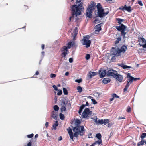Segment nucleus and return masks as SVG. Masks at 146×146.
I'll list each match as a JSON object with an SVG mask.
<instances>
[{
  "label": "nucleus",
  "instance_id": "f257e3e1",
  "mask_svg": "<svg viewBox=\"0 0 146 146\" xmlns=\"http://www.w3.org/2000/svg\"><path fill=\"white\" fill-rule=\"evenodd\" d=\"M81 123V121L78 119H77L75 121V124L76 126L73 129V132H75L74 134V137H77L79 135L82 136L84 134V127L83 126H79Z\"/></svg>",
  "mask_w": 146,
  "mask_h": 146
},
{
  "label": "nucleus",
  "instance_id": "f03ea898",
  "mask_svg": "<svg viewBox=\"0 0 146 146\" xmlns=\"http://www.w3.org/2000/svg\"><path fill=\"white\" fill-rule=\"evenodd\" d=\"M82 3H80L78 5H73L72 6V16L69 18V20L71 21V19L74 17V16L76 17L78 15L81 14V11L83 9L82 5Z\"/></svg>",
  "mask_w": 146,
  "mask_h": 146
},
{
  "label": "nucleus",
  "instance_id": "7ed1b4c3",
  "mask_svg": "<svg viewBox=\"0 0 146 146\" xmlns=\"http://www.w3.org/2000/svg\"><path fill=\"white\" fill-rule=\"evenodd\" d=\"M111 76L118 80L119 82H121L123 79V76L119 74L117 72L113 69L109 70L107 73V76Z\"/></svg>",
  "mask_w": 146,
  "mask_h": 146
},
{
  "label": "nucleus",
  "instance_id": "20e7f679",
  "mask_svg": "<svg viewBox=\"0 0 146 146\" xmlns=\"http://www.w3.org/2000/svg\"><path fill=\"white\" fill-rule=\"evenodd\" d=\"M115 28L119 31L121 32V36H122L123 38H125V35L128 31L127 27L123 24H121L120 26H116Z\"/></svg>",
  "mask_w": 146,
  "mask_h": 146
},
{
  "label": "nucleus",
  "instance_id": "39448f33",
  "mask_svg": "<svg viewBox=\"0 0 146 146\" xmlns=\"http://www.w3.org/2000/svg\"><path fill=\"white\" fill-rule=\"evenodd\" d=\"M96 3H93L91 4L89 7L86 10V15L88 17L90 18L92 17V10H94L95 7Z\"/></svg>",
  "mask_w": 146,
  "mask_h": 146
},
{
  "label": "nucleus",
  "instance_id": "423d86ee",
  "mask_svg": "<svg viewBox=\"0 0 146 146\" xmlns=\"http://www.w3.org/2000/svg\"><path fill=\"white\" fill-rule=\"evenodd\" d=\"M97 15L100 18L103 17L109 13V10L108 9H101L97 10Z\"/></svg>",
  "mask_w": 146,
  "mask_h": 146
},
{
  "label": "nucleus",
  "instance_id": "0eeeda50",
  "mask_svg": "<svg viewBox=\"0 0 146 146\" xmlns=\"http://www.w3.org/2000/svg\"><path fill=\"white\" fill-rule=\"evenodd\" d=\"M90 36L88 35H86L84 37L82 40V44L83 45H85L86 48H88L90 46L91 44V41L89 39Z\"/></svg>",
  "mask_w": 146,
  "mask_h": 146
},
{
  "label": "nucleus",
  "instance_id": "6e6552de",
  "mask_svg": "<svg viewBox=\"0 0 146 146\" xmlns=\"http://www.w3.org/2000/svg\"><path fill=\"white\" fill-rule=\"evenodd\" d=\"M127 78H128L127 81L126 85L124 89V92H125L127 91V89L129 86L130 83H131L133 82V77L131 76V74L129 73H128L127 74Z\"/></svg>",
  "mask_w": 146,
  "mask_h": 146
},
{
  "label": "nucleus",
  "instance_id": "1a4fd4ad",
  "mask_svg": "<svg viewBox=\"0 0 146 146\" xmlns=\"http://www.w3.org/2000/svg\"><path fill=\"white\" fill-rule=\"evenodd\" d=\"M92 113V112L90 111L88 108H86L82 113V118H85L87 117H89Z\"/></svg>",
  "mask_w": 146,
  "mask_h": 146
},
{
  "label": "nucleus",
  "instance_id": "9d476101",
  "mask_svg": "<svg viewBox=\"0 0 146 146\" xmlns=\"http://www.w3.org/2000/svg\"><path fill=\"white\" fill-rule=\"evenodd\" d=\"M141 36L138 37V39L139 40V44L143 47L146 48V41L145 39L142 37Z\"/></svg>",
  "mask_w": 146,
  "mask_h": 146
},
{
  "label": "nucleus",
  "instance_id": "9b49d317",
  "mask_svg": "<svg viewBox=\"0 0 146 146\" xmlns=\"http://www.w3.org/2000/svg\"><path fill=\"white\" fill-rule=\"evenodd\" d=\"M112 49L111 50V54L112 55H114L116 56H121V54H120L118 48H115L114 47H112Z\"/></svg>",
  "mask_w": 146,
  "mask_h": 146
},
{
  "label": "nucleus",
  "instance_id": "f8f14e48",
  "mask_svg": "<svg viewBox=\"0 0 146 146\" xmlns=\"http://www.w3.org/2000/svg\"><path fill=\"white\" fill-rule=\"evenodd\" d=\"M95 33L98 34L99 32L101 30V24L97 25L95 27Z\"/></svg>",
  "mask_w": 146,
  "mask_h": 146
},
{
  "label": "nucleus",
  "instance_id": "ddd939ff",
  "mask_svg": "<svg viewBox=\"0 0 146 146\" xmlns=\"http://www.w3.org/2000/svg\"><path fill=\"white\" fill-rule=\"evenodd\" d=\"M58 112L55 111H53L51 115V117L55 120H57L58 117Z\"/></svg>",
  "mask_w": 146,
  "mask_h": 146
},
{
  "label": "nucleus",
  "instance_id": "4468645a",
  "mask_svg": "<svg viewBox=\"0 0 146 146\" xmlns=\"http://www.w3.org/2000/svg\"><path fill=\"white\" fill-rule=\"evenodd\" d=\"M127 48V47L126 46L123 45L120 49H119L120 54H121V53H124L126 52Z\"/></svg>",
  "mask_w": 146,
  "mask_h": 146
},
{
  "label": "nucleus",
  "instance_id": "2eb2a0df",
  "mask_svg": "<svg viewBox=\"0 0 146 146\" xmlns=\"http://www.w3.org/2000/svg\"><path fill=\"white\" fill-rule=\"evenodd\" d=\"M106 70H102L101 72L100 71H99V73L100 74V78L104 77L106 75L107 76V73L108 71L107 72H106Z\"/></svg>",
  "mask_w": 146,
  "mask_h": 146
},
{
  "label": "nucleus",
  "instance_id": "dca6fc26",
  "mask_svg": "<svg viewBox=\"0 0 146 146\" xmlns=\"http://www.w3.org/2000/svg\"><path fill=\"white\" fill-rule=\"evenodd\" d=\"M97 74V72H90L88 75V76L89 78H91L92 76L96 75Z\"/></svg>",
  "mask_w": 146,
  "mask_h": 146
},
{
  "label": "nucleus",
  "instance_id": "f3484780",
  "mask_svg": "<svg viewBox=\"0 0 146 146\" xmlns=\"http://www.w3.org/2000/svg\"><path fill=\"white\" fill-rule=\"evenodd\" d=\"M118 65L122 67L124 69H126L127 68H131V66H127L126 65H125L123 63L119 64H118Z\"/></svg>",
  "mask_w": 146,
  "mask_h": 146
},
{
  "label": "nucleus",
  "instance_id": "a211bd4d",
  "mask_svg": "<svg viewBox=\"0 0 146 146\" xmlns=\"http://www.w3.org/2000/svg\"><path fill=\"white\" fill-rule=\"evenodd\" d=\"M77 27H76L74 29L73 33L72 34L73 36V40L74 39L75 37L77 35Z\"/></svg>",
  "mask_w": 146,
  "mask_h": 146
},
{
  "label": "nucleus",
  "instance_id": "6ab92c4d",
  "mask_svg": "<svg viewBox=\"0 0 146 146\" xmlns=\"http://www.w3.org/2000/svg\"><path fill=\"white\" fill-rule=\"evenodd\" d=\"M110 79L108 78H104L102 81V82L104 84H107L110 82Z\"/></svg>",
  "mask_w": 146,
  "mask_h": 146
},
{
  "label": "nucleus",
  "instance_id": "aec40b11",
  "mask_svg": "<svg viewBox=\"0 0 146 146\" xmlns=\"http://www.w3.org/2000/svg\"><path fill=\"white\" fill-rule=\"evenodd\" d=\"M61 106H66V103L65 102L66 99L64 98L60 100Z\"/></svg>",
  "mask_w": 146,
  "mask_h": 146
},
{
  "label": "nucleus",
  "instance_id": "412c9836",
  "mask_svg": "<svg viewBox=\"0 0 146 146\" xmlns=\"http://www.w3.org/2000/svg\"><path fill=\"white\" fill-rule=\"evenodd\" d=\"M74 44V42L73 41H71L68 44L67 47L69 48H70L72 47Z\"/></svg>",
  "mask_w": 146,
  "mask_h": 146
},
{
  "label": "nucleus",
  "instance_id": "4be33fe9",
  "mask_svg": "<svg viewBox=\"0 0 146 146\" xmlns=\"http://www.w3.org/2000/svg\"><path fill=\"white\" fill-rule=\"evenodd\" d=\"M85 105L84 104H82L80 107V109L78 111L79 114L81 115V114L83 109L84 108Z\"/></svg>",
  "mask_w": 146,
  "mask_h": 146
},
{
  "label": "nucleus",
  "instance_id": "5701e85b",
  "mask_svg": "<svg viewBox=\"0 0 146 146\" xmlns=\"http://www.w3.org/2000/svg\"><path fill=\"white\" fill-rule=\"evenodd\" d=\"M96 137L99 140L98 141H101V142L102 143V141L101 140V135L100 133H97L96 135Z\"/></svg>",
  "mask_w": 146,
  "mask_h": 146
},
{
  "label": "nucleus",
  "instance_id": "b1692460",
  "mask_svg": "<svg viewBox=\"0 0 146 146\" xmlns=\"http://www.w3.org/2000/svg\"><path fill=\"white\" fill-rule=\"evenodd\" d=\"M58 125V121H55V122L54 123L53 125V128L54 129L56 130V127Z\"/></svg>",
  "mask_w": 146,
  "mask_h": 146
},
{
  "label": "nucleus",
  "instance_id": "393cba45",
  "mask_svg": "<svg viewBox=\"0 0 146 146\" xmlns=\"http://www.w3.org/2000/svg\"><path fill=\"white\" fill-rule=\"evenodd\" d=\"M125 10L127 11L128 12L131 11V7L130 6L127 7L126 5H125Z\"/></svg>",
  "mask_w": 146,
  "mask_h": 146
},
{
  "label": "nucleus",
  "instance_id": "a878e982",
  "mask_svg": "<svg viewBox=\"0 0 146 146\" xmlns=\"http://www.w3.org/2000/svg\"><path fill=\"white\" fill-rule=\"evenodd\" d=\"M121 40V36H119L117 38L115 42V44H117Z\"/></svg>",
  "mask_w": 146,
  "mask_h": 146
},
{
  "label": "nucleus",
  "instance_id": "bb28decb",
  "mask_svg": "<svg viewBox=\"0 0 146 146\" xmlns=\"http://www.w3.org/2000/svg\"><path fill=\"white\" fill-rule=\"evenodd\" d=\"M116 21H118V23H119V24H121V23L122 22H123L124 21V19H122L120 18H116Z\"/></svg>",
  "mask_w": 146,
  "mask_h": 146
},
{
  "label": "nucleus",
  "instance_id": "cd10ccee",
  "mask_svg": "<svg viewBox=\"0 0 146 146\" xmlns=\"http://www.w3.org/2000/svg\"><path fill=\"white\" fill-rule=\"evenodd\" d=\"M109 122V120L108 119H104L103 120V124L105 125Z\"/></svg>",
  "mask_w": 146,
  "mask_h": 146
},
{
  "label": "nucleus",
  "instance_id": "c85d7f7f",
  "mask_svg": "<svg viewBox=\"0 0 146 146\" xmlns=\"http://www.w3.org/2000/svg\"><path fill=\"white\" fill-rule=\"evenodd\" d=\"M145 141L143 139L141 140V141L138 143L137 146H139L141 145H143L144 143H145Z\"/></svg>",
  "mask_w": 146,
  "mask_h": 146
},
{
  "label": "nucleus",
  "instance_id": "c756f323",
  "mask_svg": "<svg viewBox=\"0 0 146 146\" xmlns=\"http://www.w3.org/2000/svg\"><path fill=\"white\" fill-rule=\"evenodd\" d=\"M96 124L101 125L103 124V119H98V120Z\"/></svg>",
  "mask_w": 146,
  "mask_h": 146
},
{
  "label": "nucleus",
  "instance_id": "7c9ffc66",
  "mask_svg": "<svg viewBox=\"0 0 146 146\" xmlns=\"http://www.w3.org/2000/svg\"><path fill=\"white\" fill-rule=\"evenodd\" d=\"M66 106H61V108H60V110L62 112H63V111H66Z\"/></svg>",
  "mask_w": 146,
  "mask_h": 146
},
{
  "label": "nucleus",
  "instance_id": "2f4dec72",
  "mask_svg": "<svg viewBox=\"0 0 146 146\" xmlns=\"http://www.w3.org/2000/svg\"><path fill=\"white\" fill-rule=\"evenodd\" d=\"M96 7L97 9V10H98L99 9H102V7L101 4L100 3H99L97 4V5L96 6Z\"/></svg>",
  "mask_w": 146,
  "mask_h": 146
},
{
  "label": "nucleus",
  "instance_id": "473e14b6",
  "mask_svg": "<svg viewBox=\"0 0 146 146\" xmlns=\"http://www.w3.org/2000/svg\"><path fill=\"white\" fill-rule=\"evenodd\" d=\"M53 108L55 111H58L59 110V108L57 105L54 106Z\"/></svg>",
  "mask_w": 146,
  "mask_h": 146
},
{
  "label": "nucleus",
  "instance_id": "72a5a7b5",
  "mask_svg": "<svg viewBox=\"0 0 146 146\" xmlns=\"http://www.w3.org/2000/svg\"><path fill=\"white\" fill-rule=\"evenodd\" d=\"M77 89L78 90V92L80 93L82 92V87L80 86H78L77 87Z\"/></svg>",
  "mask_w": 146,
  "mask_h": 146
},
{
  "label": "nucleus",
  "instance_id": "f704fd0d",
  "mask_svg": "<svg viewBox=\"0 0 146 146\" xmlns=\"http://www.w3.org/2000/svg\"><path fill=\"white\" fill-rule=\"evenodd\" d=\"M64 94L65 95H67L68 94V92L67 89L65 88H63V89Z\"/></svg>",
  "mask_w": 146,
  "mask_h": 146
},
{
  "label": "nucleus",
  "instance_id": "c9c22d12",
  "mask_svg": "<svg viewBox=\"0 0 146 146\" xmlns=\"http://www.w3.org/2000/svg\"><path fill=\"white\" fill-rule=\"evenodd\" d=\"M60 118V119L62 120H64V116L63 114L60 113L59 115Z\"/></svg>",
  "mask_w": 146,
  "mask_h": 146
},
{
  "label": "nucleus",
  "instance_id": "e433bc0d",
  "mask_svg": "<svg viewBox=\"0 0 146 146\" xmlns=\"http://www.w3.org/2000/svg\"><path fill=\"white\" fill-rule=\"evenodd\" d=\"M146 137V133H143L141 135L140 137L142 139Z\"/></svg>",
  "mask_w": 146,
  "mask_h": 146
},
{
  "label": "nucleus",
  "instance_id": "4c0bfd02",
  "mask_svg": "<svg viewBox=\"0 0 146 146\" xmlns=\"http://www.w3.org/2000/svg\"><path fill=\"white\" fill-rule=\"evenodd\" d=\"M102 143L101 142V141H96L94 143H95L94 146H98V145L101 143Z\"/></svg>",
  "mask_w": 146,
  "mask_h": 146
},
{
  "label": "nucleus",
  "instance_id": "58836bf2",
  "mask_svg": "<svg viewBox=\"0 0 146 146\" xmlns=\"http://www.w3.org/2000/svg\"><path fill=\"white\" fill-rule=\"evenodd\" d=\"M68 49L67 47L66 46H64L63 48L62 49L61 51L62 52L63 51H67Z\"/></svg>",
  "mask_w": 146,
  "mask_h": 146
},
{
  "label": "nucleus",
  "instance_id": "ea45409f",
  "mask_svg": "<svg viewBox=\"0 0 146 146\" xmlns=\"http://www.w3.org/2000/svg\"><path fill=\"white\" fill-rule=\"evenodd\" d=\"M82 81V79H76L75 80V82H77L78 83H80Z\"/></svg>",
  "mask_w": 146,
  "mask_h": 146
},
{
  "label": "nucleus",
  "instance_id": "a19ab883",
  "mask_svg": "<svg viewBox=\"0 0 146 146\" xmlns=\"http://www.w3.org/2000/svg\"><path fill=\"white\" fill-rule=\"evenodd\" d=\"M119 9L121 10L122 11L125 10V5L124 6H121L119 8Z\"/></svg>",
  "mask_w": 146,
  "mask_h": 146
},
{
  "label": "nucleus",
  "instance_id": "79ce46f5",
  "mask_svg": "<svg viewBox=\"0 0 146 146\" xmlns=\"http://www.w3.org/2000/svg\"><path fill=\"white\" fill-rule=\"evenodd\" d=\"M68 133L69 134V135L70 134H70H73V133H72V129L70 128H69V129L68 130Z\"/></svg>",
  "mask_w": 146,
  "mask_h": 146
},
{
  "label": "nucleus",
  "instance_id": "37998d69",
  "mask_svg": "<svg viewBox=\"0 0 146 146\" xmlns=\"http://www.w3.org/2000/svg\"><path fill=\"white\" fill-rule=\"evenodd\" d=\"M33 135L34 134L33 133H32L30 135H27V137L28 138H31L33 137Z\"/></svg>",
  "mask_w": 146,
  "mask_h": 146
},
{
  "label": "nucleus",
  "instance_id": "c03bdc74",
  "mask_svg": "<svg viewBox=\"0 0 146 146\" xmlns=\"http://www.w3.org/2000/svg\"><path fill=\"white\" fill-rule=\"evenodd\" d=\"M90 56L89 54H87L86 56V60H88L90 59Z\"/></svg>",
  "mask_w": 146,
  "mask_h": 146
},
{
  "label": "nucleus",
  "instance_id": "a18cd8bd",
  "mask_svg": "<svg viewBox=\"0 0 146 146\" xmlns=\"http://www.w3.org/2000/svg\"><path fill=\"white\" fill-rule=\"evenodd\" d=\"M91 100L94 104H96L97 103V102L94 99H91Z\"/></svg>",
  "mask_w": 146,
  "mask_h": 146
},
{
  "label": "nucleus",
  "instance_id": "49530a36",
  "mask_svg": "<svg viewBox=\"0 0 146 146\" xmlns=\"http://www.w3.org/2000/svg\"><path fill=\"white\" fill-rule=\"evenodd\" d=\"M56 76V75L55 74H54L51 73L50 74V77L51 78H55Z\"/></svg>",
  "mask_w": 146,
  "mask_h": 146
},
{
  "label": "nucleus",
  "instance_id": "de8ad7c7",
  "mask_svg": "<svg viewBox=\"0 0 146 146\" xmlns=\"http://www.w3.org/2000/svg\"><path fill=\"white\" fill-rule=\"evenodd\" d=\"M112 96H113L114 98L116 97L118 98H119V97L117 95V94L115 93L113 94H112Z\"/></svg>",
  "mask_w": 146,
  "mask_h": 146
},
{
  "label": "nucleus",
  "instance_id": "09e8293b",
  "mask_svg": "<svg viewBox=\"0 0 146 146\" xmlns=\"http://www.w3.org/2000/svg\"><path fill=\"white\" fill-rule=\"evenodd\" d=\"M63 52L62 53V54L63 55L64 57H65L67 54V51H63Z\"/></svg>",
  "mask_w": 146,
  "mask_h": 146
},
{
  "label": "nucleus",
  "instance_id": "8fccbe9b",
  "mask_svg": "<svg viewBox=\"0 0 146 146\" xmlns=\"http://www.w3.org/2000/svg\"><path fill=\"white\" fill-rule=\"evenodd\" d=\"M93 121L96 123H97L98 120H97V117H94V118L93 119Z\"/></svg>",
  "mask_w": 146,
  "mask_h": 146
},
{
  "label": "nucleus",
  "instance_id": "3c124183",
  "mask_svg": "<svg viewBox=\"0 0 146 146\" xmlns=\"http://www.w3.org/2000/svg\"><path fill=\"white\" fill-rule=\"evenodd\" d=\"M113 125V124L112 123H108L106 126L108 127H110L112 126Z\"/></svg>",
  "mask_w": 146,
  "mask_h": 146
},
{
  "label": "nucleus",
  "instance_id": "603ef678",
  "mask_svg": "<svg viewBox=\"0 0 146 146\" xmlns=\"http://www.w3.org/2000/svg\"><path fill=\"white\" fill-rule=\"evenodd\" d=\"M62 93V91L61 90H60L57 93V94L58 95H61Z\"/></svg>",
  "mask_w": 146,
  "mask_h": 146
},
{
  "label": "nucleus",
  "instance_id": "864d4df0",
  "mask_svg": "<svg viewBox=\"0 0 146 146\" xmlns=\"http://www.w3.org/2000/svg\"><path fill=\"white\" fill-rule=\"evenodd\" d=\"M53 88L55 90H58V88L55 85L53 86Z\"/></svg>",
  "mask_w": 146,
  "mask_h": 146
},
{
  "label": "nucleus",
  "instance_id": "5fc2aeb1",
  "mask_svg": "<svg viewBox=\"0 0 146 146\" xmlns=\"http://www.w3.org/2000/svg\"><path fill=\"white\" fill-rule=\"evenodd\" d=\"M138 3L140 5V6H143V4L141 1H138Z\"/></svg>",
  "mask_w": 146,
  "mask_h": 146
},
{
  "label": "nucleus",
  "instance_id": "6e6d98bb",
  "mask_svg": "<svg viewBox=\"0 0 146 146\" xmlns=\"http://www.w3.org/2000/svg\"><path fill=\"white\" fill-rule=\"evenodd\" d=\"M69 61L70 63L72 62L73 61V59L72 58H70L69 59Z\"/></svg>",
  "mask_w": 146,
  "mask_h": 146
},
{
  "label": "nucleus",
  "instance_id": "4d7b16f0",
  "mask_svg": "<svg viewBox=\"0 0 146 146\" xmlns=\"http://www.w3.org/2000/svg\"><path fill=\"white\" fill-rule=\"evenodd\" d=\"M69 135H70V137L71 139H72V141H73V134H70H70Z\"/></svg>",
  "mask_w": 146,
  "mask_h": 146
},
{
  "label": "nucleus",
  "instance_id": "13d9d810",
  "mask_svg": "<svg viewBox=\"0 0 146 146\" xmlns=\"http://www.w3.org/2000/svg\"><path fill=\"white\" fill-rule=\"evenodd\" d=\"M100 22V21L98 20V18H96L94 21V22L95 23H96L97 22V23H98L99 22Z\"/></svg>",
  "mask_w": 146,
  "mask_h": 146
},
{
  "label": "nucleus",
  "instance_id": "bf43d9fd",
  "mask_svg": "<svg viewBox=\"0 0 146 146\" xmlns=\"http://www.w3.org/2000/svg\"><path fill=\"white\" fill-rule=\"evenodd\" d=\"M139 79H140L139 78H134L133 77V80L134 81H136L137 80H139Z\"/></svg>",
  "mask_w": 146,
  "mask_h": 146
},
{
  "label": "nucleus",
  "instance_id": "052dcab7",
  "mask_svg": "<svg viewBox=\"0 0 146 146\" xmlns=\"http://www.w3.org/2000/svg\"><path fill=\"white\" fill-rule=\"evenodd\" d=\"M32 145V142L31 141L29 142L27 144V146H31Z\"/></svg>",
  "mask_w": 146,
  "mask_h": 146
},
{
  "label": "nucleus",
  "instance_id": "680f3d73",
  "mask_svg": "<svg viewBox=\"0 0 146 146\" xmlns=\"http://www.w3.org/2000/svg\"><path fill=\"white\" fill-rule=\"evenodd\" d=\"M125 119V118L123 117L122 116L119 117L118 118V119L119 120H121V119Z\"/></svg>",
  "mask_w": 146,
  "mask_h": 146
},
{
  "label": "nucleus",
  "instance_id": "e2e57ef3",
  "mask_svg": "<svg viewBox=\"0 0 146 146\" xmlns=\"http://www.w3.org/2000/svg\"><path fill=\"white\" fill-rule=\"evenodd\" d=\"M48 124H49V123L48 122H46L45 123V126L46 127H47L48 125Z\"/></svg>",
  "mask_w": 146,
  "mask_h": 146
},
{
  "label": "nucleus",
  "instance_id": "0e129e2a",
  "mask_svg": "<svg viewBox=\"0 0 146 146\" xmlns=\"http://www.w3.org/2000/svg\"><path fill=\"white\" fill-rule=\"evenodd\" d=\"M131 111V108L129 107V108H127V111L128 112H129Z\"/></svg>",
  "mask_w": 146,
  "mask_h": 146
},
{
  "label": "nucleus",
  "instance_id": "69168bd1",
  "mask_svg": "<svg viewBox=\"0 0 146 146\" xmlns=\"http://www.w3.org/2000/svg\"><path fill=\"white\" fill-rule=\"evenodd\" d=\"M92 134L91 133H90L88 134V138H92Z\"/></svg>",
  "mask_w": 146,
  "mask_h": 146
},
{
  "label": "nucleus",
  "instance_id": "338daca9",
  "mask_svg": "<svg viewBox=\"0 0 146 146\" xmlns=\"http://www.w3.org/2000/svg\"><path fill=\"white\" fill-rule=\"evenodd\" d=\"M114 99V98L113 96H112V98L110 99V101H113Z\"/></svg>",
  "mask_w": 146,
  "mask_h": 146
},
{
  "label": "nucleus",
  "instance_id": "774afa93",
  "mask_svg": "<svg viewBox=\"0 0 146 146\" xmlns=\"http://www.w3.org/2000/svg\"><path fill=\"white\" fill-rule=\"evenodd\" d=\"M115 57L114 56H113L112 58L111 59V60L113 61L115 60Z\"/></svg>",
  "mask_w": 146,
  "mask_h": 146
}]
</instances>
